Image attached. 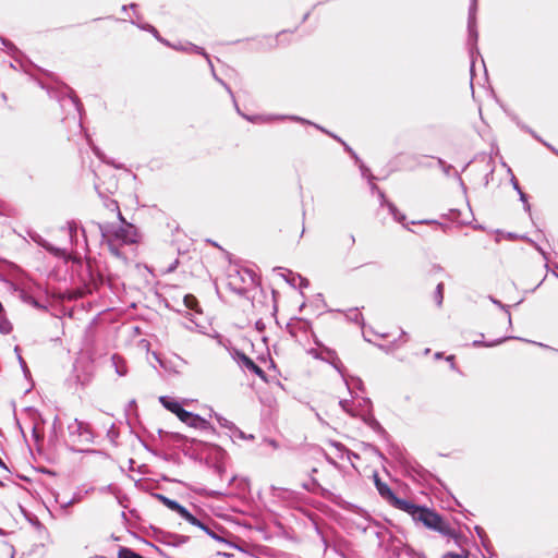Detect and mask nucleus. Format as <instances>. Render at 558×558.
Here are the masks:
<instances>
[{"label": "nucleus", "mask_w": 558, "mask_h": 558, "mask_svg": "<svg viewBox=\"0 0 558 558\" xmlns=\"http://www.w3.org/2000/svg\"><path fill=\"white\" fill-rule=\"evenodd\" d=\"M2 45L8 49V52L15 59L21 54V51L16 48V46L8 40L7 38L0 37Z\"/></svg>", "instance_id": "nucleus-26"}, {"label": "nucleus", "mask_w": 558, "mask_h": 558, "mask_svg": "<svg viewBox=\"0 0 558 558\" xmlns=\"http://www.w3.org/2000/svg\"><path fill=\"white\" fill-rule=\"evenodd\" d=\"M352 380L354 383V387L361 391L364 390V385H363V381L361 380V378L359 377H352Z\"/></svg>", "instance_id": "nucleus-57"}, {"label": "nucleus", "mask_w": 558, "mask_h": 558, "mask_svg": "<svg viewBox=\"0 0 558 558\" xmlns=\"http://www.w3.org/2000/svg\"><path fill=\"white\" fill-rule=\"evenodd\" d=\"M470 557V550L462 548L459 553L456 551H448L446 553L442 558H469Z\"/></svg>", "instance_id": "nucleus-32"}, {"label": "nucleus", "mask_w": 558, "mask_h": 558, "mask_svg": "<svg viewBox=\"0 0 558 558\" xmlns=\"http://www.w3.org/2000/svg\"><path fill=\"white\" fill-rule=\"evenodd\" d=\"M65 89H66V93H68V96H69V101L71 102V105L74 107L75 111L80 114V118L82 119V110H83V104L81 102L80 98L75 95L74 90L69 87V86H65Z\"/></svg>", "instance_id": "nucleus-23"}, {"label": "nucleus", "mask_w": 558, "mask_h": 558, "mask_svg": "<svg viewBox=\"0 0 558 558\" xmlns=\"http://www.w3.org/2000/svg\"><path fill=\"white\" fill-rule=\"evenodd\" d=\"M378 347V349L389 353L393 348L397 347V342L393 341L391 344L389 345H384V344H376Z\"/></svg>", "instance_id": "nucleus-55"}, {"label": "nucleus", "mask_w": 558, "mask_h": 558, "mask_svg": "<svg viewBox=\"0 0 558 558\" xmlns=\"http://www.w3.org/2000/svg\"><path fill=\"white\" fill-rule=\"evenodd\" d=\"M438 162L444 166V171L446 174H449L450 170L453 168L451 165H446L442 159H438Z\"/></svg>", "instance_id": "nucleus-58"}, {"label": "nucleus", "mask_w": 558, "mask_h": 558, "mask_svg": "<svg viewBox=\"0 0 558 558\" xmlns=\"http://www.w3.org/2000/svg\"><path fill=\"white\" fill-rule=\"evenodd\" d=\"M518 126L525 131L526 133L531 134L536 141H538L539 143L544 144L545 141L534 131L532 130L530 126H527L526 124L524 123H521L520 121L517 122Z\"/></svg>", "instance_id": "nucleus-34"}, {"label": "nucleus", "mask_w": 558, "mask_h": 558, "mask_svg": "<svg viewBox=\"0 0 558 558\" xmlns=\"http://www.w3.org/2000/svg\"><path fill=\"white\" fill-rule=\"evenodd\" d=\"M316 531H317V534L320 535V537H322L323 545H325V548H327L328 542H327L326 537L323 535L322 531L319 530V527L317 525H316Z\"/></svg>", "instance_id": "nucleus-61"}, {"label": "nucleus", "mask_w": 558, "mask_h": 558, "mask_svg": "<svg viewBox=\"0 0 558 558\" xmlns=\"http://www.w3.org/2000/svg\"><path fill=\"white\" fill-rule=\"evenodd\" d=\"M232 433H233V437L239 438V439L253 440L255 438L254 435H252V434L247 435L243 430L238 428L236 426H235V428L232 429Z\"/></svg>", "instance_id": "nucleus-39"}, {"label": "nucleus", "mask_w": 558, "mask_h": 558, "mask_svg": "<svg viewBox=\"0 0 558 558\" xmlns=\"http://www.w3.org/2000/svg\"><path fill=\"white\" fill-rule=\"evenodd\" d=\"M159 401L167 410L175 414L178 417L183 411V407L181 405V403L170 397L162 396L159 398Z\"/></svg>", "instance_id": "nucleus-16"}, {"label": "nucleus", "mask_w": 558, "mask_h": 558, "mask_svg": "<svg viewBox=\"0 0 558 558\" xmlns=\"http://www.w3.org/2000/svg\"><path fill=\"white\" fill-rule=\"evenodd\" d=\"M363 405L368 408V412L366 414L361 415L363 422L369 426L375 433L380 435L381 437H388V433L381 426V424L375 418L372 413V401L369 398H363Z\"/></svg>", "instance_id": "nucleus-10"}, {"label": "nucleus", "mask_w": 558, "mask_h": 558, "mask_svg": "<svg viewBox=\"0 0 558 558\" xmlns=\"http://www.w3.org/2000/svg\"><path fill=\"white\" fill-rule=\"evenodd\" d=\"M444 289H445L444 282H439L434 292V300L438 307H440L444 302Z\"/></svg>", "instance_id": "nucleus-28"}, {"label": "nucleus", "mask_w": 558, "mask_h": 558, "mask_svg": "<svg viewBox=\"0 0 558 558\" xmlns=\"http://www.w3.org/2000/svg\"><path fill=\"white\" fill-rule=\"evenodd\" d=\"M111 362L116 369V373L119 376H125L128 374V367L125 365V361L119 354H113L111 356Z\"/></svg>", "instance_id": "nucleus-21"}, {"label": "nucleus", "mask_w": 558, "mask_h": 558, "mask_svg": "<svg viewBox=\"0 0 558 558\" xmlns=\"http://www.w3.org/2000/svg\"><path fill=\"white\" fill-rule=\"evenodd\" d=\"M86 267H87V271H88V280H89V282L93 286H95V287L101 284L102 283V276H101L100 272L94 270V266H93L92 260L88 259L86 262Z\"/></svg>", "instance_id": "nucleus-20"}, {"label": "nucleus", "mask_w": 558, "mask_h": 558, "mask_svg": "<svg viewBox=\"0 0 558 558\" xmlns=\"http://www.w3.org/2000/svg\"><path fill=\"white\" fill-rule=\"evenodd\" d=\"M475 532H476L477 536L480 537L481 543H482L483 547L485 548V550L492 555V544H490V541H489L486 532L484 531V529L477 525V526H475Z\"/></svg>", "instance_id": "nucleus-24"}, {"label": "nucleus", "mask_w": 558, "mask_h": 558, "mask_svg": "<svg viewBox=\"0 0 558 558\" xmlns=\"http://www.w3.org/2000/svg\"><path fill=\"white\" fill-rule=\"evenodd\" d=\"M468 32H469V46H470V53L471 57H474V53L480 54L478 48H477V40H478V32L476 28V2L475 0L470 7L469 10V19H468Z\"/></svg>", "instance_id": "nucleus-5"}, {"label": "nucleus", "mask_w": 558, "mask_h": 558, "mask_svg": "<svg viewBox=\"0 0 558 558\" xmlns=\"http://www.w3.org/2000/svg\"><path fill=\"white\" fill-rule=\"evenodd\" d=\"M190 524L192 525H195L197 527H199L201 530H203L205 533L208 531V527L210 525H208L206 522L199 520L198 518L195 517V520L193 521H187Z\"/></svg>", "instance_id": "nucleus-46"}, {"label": "nucleus", "mask_w": 558, "mask_h": 558, "mask_svg": "<svg viewBox=\"0 0 558 558\" xmlns=\"http://www.w3.org/2000/svg\"><path fill=\"white\" fill-rule=\"evenodd\" d=\"M518 126L525 131L526 133L531 134L536 141H538L539 143L544 144L545 141L534 131L532 130L530 126H527L526 124L524 123H521L520 121L517 122Z\"/></svg>", "instance_id": "nucleus-33"}, {"label": "nucleus", "mask_w": 558, "mask_h": 558, "mask_svg": "<svg viewBox=\"0 0 558 558\" xmlns=\"http://www.w3.org/2000/svg\"><path fill=\"white\" fill-rule=\"evenodd\" d=\"M142 29L148 31L150 34H153L158 40L163 41L158 34V31L150 24H145L143 26H140Z\"/></svg>", "instance_id": "nucleus-52"}, {"label": "nucleus", "mask_w": 558, "mask_h": 558, "mask_svg": "<svg viewBox=\"0 0 558 558\" xmlns=\"http://www.w3.org/2000/svg\"><path fill=\"white\" fill-rule=\"evenodd\" d=\"M375 486L378 490V494L380 495V497H383L385 500H387L390 505L392 504V501L395 500V498L397 497L396 494L392 492V489L386 484L384 483L377 474H375Z\"/></svg>", "instance_id": "nucleus-15"}, {"label": "nucleus", "mask_w": 558, "mask_h": 558, "mask_svg": "<svg viewBox=\"0 0 558 558\" xmlns=\"http://www.w3.org/2000/svg\"><path fill=\"white\" fill-rule=\"evenodd\" d=\"M21 298L24 302L29 303L35 307H39L38 301L24 290L21 291Z\"/></svg>", "instance_id": "nucleus-40"}, {"label": "nucleus", "mask_w": 558, "mask_h": 558, "mask_svg": "<svg viewBox=\"0 0 558 558\" xmlns=\"http://www.w3.org/2000/svg\"><path fill=\"white\" fill-rule=\"evenodd\" d=\"M233 357L238 360V362L248 369L250 372L254 373L256 376H258L264 381H267V375L263 371L262 367H259L250 356H247L245 353L238 349H233Z\"/></svg>", "instance_id": "nucleus-9"}, {"label": "nucleus", "mask_w": 558, "mask_h": 558, "mask_svg": "<svg viewBox=\"0 0 558 558\" xmlns=\"http://www.w3.org/2000/svg\"><path fill=\"white\" fill-rule=\"evenodd\" d=\"M189 47H190V52H194V53H197V54H201L203 57L206 58L207 62L209 65H211V60L209 58V56L206 53V51L204 50V48L202 47H198L192 43H187Z\"/></svg>", "instance_id": "nucleus-31"}, {"label": "nucleus", "mask_w": 558, "mask_h": 558, "mask_svg": "<svg viewBox=\"0 0 558 558\" xmlns=\"http://www.w3.org/2000/svg\"><path fill=\"white\" fill-rule=\"evenodd\" d=\"M154 498L159 500L163 506H166L171 511L177 512L182 519L185 521L195 520V515L192 514L184 506L179 504L177 500L170 499L169 497L162 494H153Z\"/></svg>", "instance_id": "nucleus-8"}, {"label": "nucleus", "mask_w": 558, "mask_h": 558, "mask_svg": "<svg viewBox=\"0 0 558 558\" xmlns=\"http://www.w3.org/2000/svg\"><path fill=\"white\" fill-rule=\"evenodd\" d=\"M92 149H93L94 154H95V155H96L100 160H102L104 162H106V163H108V165H112V166H113L114 168H117V169H120V168H121L120 166H118V165L113 163V161L108 160V159L106 158L105 154H104V153H102V151H101L97 146H93V147H92Z\"/></svg>", "instance_id": "nucleus-37"}, {"label": "nucleus", "mask_w": 558, "mask_h": 558, "mask_svg": "<svg viewBox=\"0 0 558 558\" xmlns=\"http://www.w3.org/2000/svg\"><path fill=\"white\" fill-rule=\"evenodd\" d=\"M213 338H215L217 340V343L220 345V347H223L226 349L229 348V345L231 344L230 340L225 338L223 336H221L220 333L216 332Z\"/></svg>", "instance_id": "nucleus-44"}, {"label": "nucleus", "mask_w": 558, "mask_h": 558, "mask_svg": "<svg viewBox=\"0 0 558 558\" xmlns=\"http://www.w3.org/2000/svg\"><path fill=\"white\" fill-rule=\"evenodd\" d=\"M93 225L98 229L111 255L124 262L128 260V256L122 247L136 244L141 240L138 229L133 223L126 221L124 217H122V220H119V223L93 221Z\"/></svg>", "instance_id": "nucleus-1"}, {"label": "nucleus", "mask_w": 558, "mask_h": 558, "mask_svg": "<svg viewBox=\"0 0 558 558\" xmlns=\"http://www.w3.org/2000/svg\"><path fill=\"white\" fill-rule=\"evenodd\" d=\"M489 301L495 304L496 306H498L499 308H501L508 316V322H509V325L512 324V320H511V315H510V312H509V306L506 305V304H502L499 300L495 299L493 295H489L488 296Z\"/></svg>", "instance_id": "nucleus-30"}, {"label": "nucleus", "mask_w": 558, "mask_h": 558, "mask_svg": "<svg viewBox=\"0 0 558 558\" xmlns=\"http://www.w3.org/2000/svg\"><path fill=\"white\" fill-rule=\"evenodd\" d=\"M68 430L70 439L74 444L90 445L94 442V433L86 422L75 418L73 423L69 424Z\"/></svg>", "instance_id": "nucleus-4"}, {"label": "nucleus", "mask_w": 558, "mask_h": 558, "mask_svg": "<svg viewBox=\"0 0 558 558\" xmlns=\"http://www.w3.org/2000/svg\"><path fill=\"white\" fill-rule=\"evenodd\" d=\"M171 437L174 441H178V442H187V441L194 442L195 441L194 439H190L189 437H186L180 433H172Z\"/></svg>", "instance_id": "nucleus-48"}, {"label": "nucleus", "mask_w": 558, "mask_h": 558, "mask_svg": "<svg viewBox=\"0 0 558 558\" xmlns=\"http://www.w3.org/2000/svg\"><path fill=\"white\" fill-rule=\"evenodd\" d=\"M29 236L34 242H36L39 246L44 247L46 251L53 253L54 255L59 256L61 251L51 244H49L45 239H43L39 234L36 232L29 233Z\"/></svg>", "instance_id": "nucleus-19"}, {"label": "nucleus", "mask_w": 558, "mask_h": 558, "mask_svg": "<svg viewBox=\"0 0 558 558\" xmlns=\"http://www.w3.org/2000/svg\"><path fill=\"white\" fill-rule=\"evenodd\" d=\"M518 126L525 131L526 133L531 134L536 141H538L539 143L544 144L545 141L534 131L532 130L530 126H527L526 124L524 123H521L520 121L517 122Z\"/></svg>", "instance_id": "nucleus-35"}, {"label": "nucleus", "mask_w": 558, "mask_h": 558, "mask_svg": "<svg viewBox=\"0 0 558 558\" xmlns=\"http://www.w3.org/2000/svg\"><path fill=\"white\" fill-rule=\"evenodd\" d=\"M272 448L278 449L279 444L275 439H267L266 440Z\"/></svg>", "instance_id": "nucleus-64"}, {"label": "nucleus", "mask_w": 558, "mask_h": 558, "mask_svg": "<svg viewBox=\"0 0 558 558\" xmlns=\"http://www.w3.org/2000/svg\"><path fill=\"white\" fill-rule=\"evenodd\" d=\"M391 506L410 514L415 522L424 507V506L415 505L412 501H409L407 499L399 498L398 496L395 498Z\"/></svg>", "instance_id": "nucleus-14"}, {"label": "nucleus", "mask_w": 558, "mask_h": 558, "mask_svg": "<svg viewBox=\"0 0 558 558\" xmlns=\"http://www.w3.org/2000/svg\"><path fill=\"white\" fill-rule=\"evenodd\" d=\"M209 66H210V69H211V73H213L214 78H215L218 83H220V84L226 88V90H227V92H228V94L231 96V98L233 99V101H235V99H234V95H233V92L231 90L230 86H229V85H228L223 80H221V78L216 74V72H215V69H214V65H213V64H211V65H209ZM234 104H236V102H234ZM235 108H236L238 112L240 113V109H239L238 105H235Z\"/></svg>", "instance_id": "nucleus-27"}, {"label": "nucleus", "mask_w": 558, "mask_h": 558, "mask_svg": "<svg viewBox=\"0 0 558 558\" xmlns=\"http://www.w3.org/2000/svg\"><path fill=\"white\" fill-rule=\"evenodd\" d=\"M190 539L189 536L165 532L162 530L156 531V541L168 546L179 547Z\"/></svg>", "instance_id": "nucleus-11"}, {"label": "nucleus", "mask_w": 558, "mask_h": 558, "mask_svg": "<svg viewBox=\"0 0 558 558\" xmlns=\"http://www.w3.org/2000/svg\"><path fill=\"white\" fill-rule=\"evenodd\" d=\"M416 522H421L425 527L438 532L442 536H448L452 538L457 545H461L462 536L435 510L424 506Z\"/></svg>", "instance_id": "nucleus-2"}, {"label": "nucleus", "mask_w": 558, "mask_h": 558, "mask_svg": "<svg viewBox=\"0 0 558 558\" xmlns=\"http://www.w3.org/2000/svg\"><path fill=\"white\" fill-rule=\"evenodd\" d=\"M255 274L251 269H230L228 272V288L238 295H244L247 291L246 284H254Z\"/></svg>", "instance_id": "nucleus-3"}, {"label": "nucleus", "mask_w": 558, "mask_h": 558, "mask_svg": "<svg viewBox=\"0 0 558 558\" xmlns=\"http://www.w3.org/2000/svg\"><path fill=\"white\" fill-rule=\"evenodd\" d=\"M190 524L192 525H195L197 527H199L201 530H203L205 533L208 531V527L210 525H208L206 522L199 520L198 518L195 517V520L193 521H187Z\"/></svg>", "instance_id": "nucleus-45"}, {"label": "nucleus", "mask_w": 558, "mask_h": 558, "mask_svg": "<svg viewBox=\"0 0 558 558\" xmlns=\"http://www.w3.org/2000/svg\"><path fill=\"white\" fill-rule=\"evenodd\" d=\"M524 240L531 244L542 256L545 260H548V254L536 243L534 242L533 240L529 239V238H524Z\"/></svg>", "instance_id": "nucleus-43"}, {"label": "nucleus", "mask_w": 558, "mask_h": 558, "mask_svg": "<svg viewBox=\"0 0 558 558\" xmlns=\"http://www.w3.org/2000/svg\"><path fill=\"white\" fill-rule=\"evenodd\" d=\"M298 281L300 289L307 288L310 286V281L306 278L302 277L300 274L298 277Z\"/></svg>", "instance_id": "nucleus-56"}, {"label": "nucleus", "mask_w": 558, "mask_h": 558, "mask_svg": "<svg viewBox=\"0 0 558 558\" xmlns=\"http://www.w3.org/2000/svg\"><path fill=\"white\" fill-rule=\"evenodd\" d=\"M518 194H519V196H520V201H521L522 203H526V201H527V195H526L523 191H520Z\"/></svg>", "instance_id": "nucleus-63"}, {"label": "nucleus", "mask_w": 558, "mask_h": 558, "mask_svg": "<svg viewBox=\"0 0 558 558\" xmlns=\"http://www.w3.org/2000/svg\"><path fill=\"white\" fill-rule=\"evenodd\" d=\"M19 210L11 204L0 199V217L15 218Z\"/></svg>", "instance_id": "nucleus-22"}, {"label": "nucleus", "mask_w": 558, "mask_h": 558, "mask_svg": "<svg viewBox=\"0 0 558 558\" xmlns=\"http://www.w3.org/2000/svg\"><path fill=\"white\" fill-rule=\"evenodd\" d=\"M215 417H216V420L218 421V423H219V425L221 427L228 428L231 432H232L233 428H235V425L231 421L222 417L221 415L215 414Z\"/></svg>", "instance_id": "nucleus-38"}, {"label": "nucleus", "mask_w": 558, "mask_h": 558, "mask_svg": "<svg viewBox=\"0 0 558 558\" xmlns=\"http://www.w3.org/2000/svg\"><path fill=\"white\" fill-rule=\"evenodd\" d=\"M197 299L192 294H186L184 296V304L187 308L194 310L197 305Z\"/></svg>", "instance_id": "nucleus-42"}, {"label": "nucleus", "mask_w": 558, "mask_h": 558, "mask_svg": "<svg viewBox=\"0 0 558 558\" xmlns=\"http://www.w3.org/2000/svg\"><path fill=\"white\" fill-rule=\"evenodd\" d=\"M281 119H290V120H293V121H296V122H300V123H303V124H311V125H314L316 129L320 130L322 132L328 134L329 136H331L332 138H335L336 141H338L339 143H341L344 147V150L348 151L351 157L355 160V162H360V158L359 156L355 154V151L345 143L343 142L340 137H338L337 135L328 132L327 130H325L324 128L317 125V124H314L312 123L311 121L308 120H305L301 117H298V116H290V117H281Z\"/></svg>", "instance_id": "nucleus-12"}, {"label": "nucleus", "mask_w": 558, "mask_h": 558, "mask_svg": "<svg viewBox=\"0 0 558 558\" xmlns=\"http://www.w3.org/2000/svg\"><path fill=\"white\" fill-rule=\"evenodd\" d=\"M332 446L339 451H345L349 456H353L354 458H359V456L352 451H350L341 442L335 441Z\"/></svg>", "instance_id": "nucleus-49"}, {"label": "nucleus", "mask_w": 558, "mask_h": 558, "mask_svg": "<svg viewBox=\"0 0 558 558\" xmlns=\"http://www.w3.org/2000/svg\"><path fill=\"white\" fill-rule=\"evenodd\" d=\"M179 420L190 427H194L201 430H208L213 434L216 432V429L207 420L203 418L198 414H194L190 411H186L185 409H183V411L181 412Z\"/></svg>", "instance_id": "nucleus-6"}, {"label": "nucleus", "mask_w": 558, "mask_h": 558, "mask_svg": "<svg viewBox=\"0 0 558 558\" xmlns=\"http://www.w3.org/2000/svg\"><path fill=\"white\" fill-rule=\"evenodd\" d=\"M511 183H512L513 189H514L518 193H519L520 191H522V190H521V187H520V185H519L518 180H517L514 177H512V179H511Z\"/></svg>", "instance_id": "nucleus-60"}, {"label": "nucleus", "mask_w": 558, "mask_h": 558, "mask_svg": "<svg viewBox=\"0 0 558 558\" xmlns=\"http://www.w3.org/2000/svg\"><path fill=\"white\" fill-rule=\"evenodd\" d=\"M339 405L341 407V409L349 413L350 415L352 416H356L357 414H355L351 409H350V401L349 400H340L339 401Z\"/></svg>", "instance_id": "nucleus-50"}, {"label": "nucleus", "mask_w": 558, "mask_h": 558, "mask_svg": "<svg viewBox=\"0 0 558 558\" xmlns=\"http://www.w3.org/2000/svg\"><path fill=\"white\" fill-rule=\"evenodd\" d=\"M348 317L355 323H360V320H363L362 314L357 311V308L351 310L350 315H348Z\"/></svg>", "instance_id": "nucleus-51"}, {"label": "nucleus", "mask_w": 558, "mask_h": 558, "mask_svg": "<svg viewBox=\"0 0 558 558\" xmlns=\"http://www.w3.org/2000/svg\"><path fill=\"white\" fill-rule=\"evenodd\" d=\"M302 324V320L301 319H298L295 323H288L287 324V330L289 331V333L292 336V337H296V325H301Z\"/></svg>", "instance_id": "nucleus-47"}, {"label": "nucleus", "mask_w": 558, "mask_h": 558, "mask_svg": "<svg viewBox=\"0 0 558 558\" xmlns=\"http://www.w3.org/2000/svg\"><path fill=\"white\" fill-rule=\"evenodd\" d=\"M12 331V324L5 317H0V332L9 335Z\"/></svg>", "instance_id": "nucleus-36"}, {"label": "nucleus", "mask_w": 558, "mask_h": 558, "mask_svg": "<svg viewBox=\"0 0 558 558\" xmlns=\"http://www.w3.org/2000/svg\"><path fill=\"white\" fill-rule=\"evenodd\" d=\"M98 194L102 198V204H104L105 208H107L109 211L116 214L118 220H122V217H124V216L122 215V213L120 210L118 202L108 196H104L101 194V192H99V191H98Z\"/></svg>", "instance_id": "nucleus-17"}, {"label": "nucleus", "mask_w": 558, "mask_h": 558, "mask_svg": "<svg viewBox=\"0 0 558 558\" xmlns=\"http://www.w3.org/2000/svg\"><path fill=\"white\" fill-rule=\"evenodd\" d=\"M69 232H70V236L73 238V235L76 233L75 222H69Z\"/></svg>", "instance_id": "nucleus-59"}, {"label": "nucleus", "mask_w": 558, "mask_h": 558, "mask_svg": "<svg viewBox=\"0 0 558 558\" xmlns=\"http://www.w3.org/2000/svg\"><path fill=\"white\" fill-rule=\"evenodd\" d=\"M509 339H517V338L515 337H508V336H506V337H501L499 339H496L494 341H488V342H484L483 340H474L472 344H473V347H481V345H483V347L492 348V347L498 345V344H500V343H502V342H505V341H507Z\"/></svg>", "instance_id": "nucleus-25"}, {"label": "nucleus", "mask_w": 558, "mask_h": 558, "mask_svg": "<svg viewBox=\"0 0 558 558\" xmlns=\"http://www.w3.org/2000/svg\"><path fill=\"white\" fill-rule=\"evenodd\" d=\"M281 276L286 280V282L289 283L291 287H296L299 274H295L291 270H286V272H282Z\"/></svg>", "instance_id": "nucleus-29"}, {"label": "nucleus", "mask_w": 558, "mask_h": 558, "mask_svg": "<svg viewBox=\"0 0 558 558\" xmlns=\"http://www.w3.org/2000/svg\"><path fill=\"white\" fill-rule=\"evenodd\" d=\"M28 417L32 420V436L36 442H40L44 439V435L39 432L40 424H44L41 414L34 408H25L24 410Z\"/></svg>", "instance_id": "nucleus-13"}, {"label": "nucleus", "mask_w": 558, "mask_h": 558, "mask_svg": "<svg viewBox=\"0 0 558 558\" xmlns=\"http://www.w3.org/2000/svg\"><path fill=\"white\" fill-rule=\"evenodd\" d=\"M302 488L310 493H318L324 497L328 493V490L324 488L315 477H312L311 482L302 483Z\"/></svg>", "instance_id": "nucleus-18"}, {"label": "nucleus", "mask_w": 558, "mask_h": 558, "mask_svg": "<svg viewBox=\"0 0 558 558\" xmlns=\"http://www.w3.org/2000/svg\"><path fill=\"white\" fill-rule=\"evenodd\" d=\"M74 502H75V499L73 498V499H70V500H62L60 502V505H61V507L66 508V507L71 506V505H73Z\"/></svg>", "instance_id": "nucleus-62"}, {"label": "nucleus", "mask_w": 558, "mask_h": 558, "mask_svg": "<svg viewBox=\"0 0 558 558\" xmlns=\"http://www.w3.org/2000/svg\"><path fill=\"white\" fill-rule=\"evenodd\" d=\"M357 163L360 166L362 175L367 178L369 180V183H373V180H375V177L371 173V170L361 160Z\"/></svg>", "instance_id": "nucleus-41"}, {"label": "nucleus", "mask_w": 558, "mask_h": 558, "mask_svg": "<svg viewBox=\"0 0 558 558\" xmlns=\"http://www.w3.org/2000/svg\"><path fill=\"white\" fill-rule=\"evenodd\" d=\"M19 363H20V365H21V368H22V371H23L24 375H25L26 377H27L28 375H31L29 369H28V367H27V364H26V362L24 361V359L22 357V355H21V354H19Z\"/></svg>", "instance_id": "nucleus-54"}, {"label": "nucleus", "mask_w": 558, "mask_h": 558, "mask_svg": "<svg viewBox=\"0 0 558 558\" xmlns=\"http://www.w3.org/2000/svg\"><path fill=\"white\" fill-rule=\"evenodd\" d=\"M371 189L372 191H376L377 194H378V197L380 199V205L381 206H387L390 215L393 217L395 221L401 223L404 228H407L408 230H411L408 225L405 223L407 221V216L404 214H402L398 208L397 206L389 202L386 196H385V193L379 190V187L375 184V183H371Z\"/></svg>", "instance_id": "nucleus-7"}, {"label": "nucleus", "mask_w": 558, "mask_h": 558, "mask_svg": "<svg viewBox=\"0 0 558 558\" xmlns=\"http://www.w3.org/2000/svg\"><path fill=\"white\" fill-rule=\"evenodd\" d=\"M206 534L209 535L213 539H216L218 542H226L225 538L219 536L211 526L208 527V531L206 532Z\"/></svg>", "instance_id": "nucleus-53"}]
</instances>
